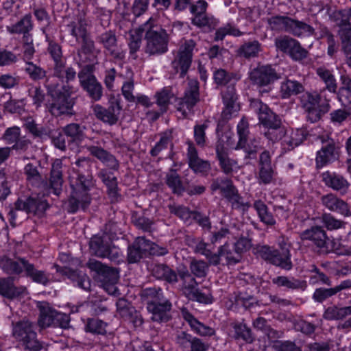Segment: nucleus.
<instances>
[{
	"mask_svg": "<svg viewBox=\"0 0 351 351\" xmlns=\"http://www.w3.org/2000/svg\"><path fill=\"white\" fill-rule=\"evenodd\" d=\"M144 32H145L146 53L156 55L164 53L167 51V34L165 30L156 25L155 19L151 17L143 26L129 32V46L132 51H136L140 47Z\"/></svg>",
	"mask_w": 351,
	"mask_h": 351,
	"instance_id": "nucleus-1",
	"label": "nucleus"
},
{
	"mask_svg": "<svg viewBox=\"0 0 351 351\" xmlns=\"http://www.w3.org/2000/svg\"><path fill=\"white\" fill-rule=\"evenodd\" d=\"M69 181L72 188L69 200V209L71 212L75 213L80 208L84 209L90 204V197L88 191L92 182L91 180L77 173L69 176Z\"/></svg>",
	"mask_w": 351,
	"mask_h": 351,
	"instance_id": "nucleus-2",
	"label": "nucleus"
},
{
	"mask_svg": "<svg viewBox=\"0 0 351 351\" xmlns=\"http://www.w3.org/2000/svg\"><path fill=\"white\" fill-rule=\"evenodd\" d=\"M0 267L7 274H18L25 270L26 275L37 283L46 285L49 282V276L43 271L36 269L33 265L22 258L12 261L3 257L0 259Z\"/></svg>",
	"mask_w": 351,
	"mask_h": 351,
	"instance_id": "nucleus-3",
	"label": "nucleus"
},
{
	"mask_svg": "<svg viewBox=\"0 0 351 351\" xmlns=\"http://www.w3.org/2000/svg\"><path fill=\"white\" fill-rule=\"evenodd\" d=\"M250 108L258 114L260 122L268 128V131L265 133L267 137L271 141H277L278 136L273 137L272 136L277 132L282 133L284 132V128L280 126V119L267 105L258 99H251Z\"/></svg>",
	"mask_w": 351,
	"mask_h": 351,
	"instance_id": "nucleus-4",
	"label": "nucleus"
},
{
	"mask_svg": "<svg viewBox=\"0 0 351 351\" xmlns=\"http://www.w3.org/2000/svg\"><path fill=\"white\" fill-rule=\"evenodd\" d=\"M12 335L19 344L25 349L38 351L42 345L37 339L32 323L28 320L20 321L13 326Z\"/></svg>",
	"mask_w": 351,
	"mask_h": 351,
	"instance_id": "nucleus-5",
	"label": "nucleus"
},
{
	"mask_svg": "<svg viewBox=\"0 0 351 351\" xmlns=\"http://www.w3.org/2000/svg\"><path fill=\"white\" fill-rule=\"evenodd\" d=\"M47 86L49 94L53 98V103L49 107L51 114L54 116H59L69 112L73 104L69 90H66L62 93L59 87L53 86L49 82V80L47 81Z\"/></svg>",
	"mask_w": 351,
	"mask_h": 351,
	"instance_id": "nucleus-6",
	"label": "nucleus"
},
{
	"mask_svg": "<svg viewBox=\"0 0 351 351\" xmlns=\"http://www.w3.org/2000/svg\"><path fill=\"white\" fill-rule=\"evenodd\" d=\"M211 189L213 191L219 189L221 194L229 200L234 209L245 211L250 206L249 202L243 201V197L239 195L237 190L229 180H215L212 184Z\"/></svg>",
	"mask_w": 351,
	"mask_h": 351,
	"instance_id": "nucleus-7",
	"label": "nucleus"
},
{
	"mask_svg": "<svg viewBox=\"0 0 351 351\" xmlns=\"http://www.w3.org/2000/svg\"><path fill=\"white\" fill-rule=\"evenodd\" d=\"M195 43L192 40H185L175 55L171 66L176 73L184 77L187 73L192 62L193 51Z\"/></svg>",
	"mask_w": 351,
	"mask_h": 351,
	"instance_id": "nucleus-8",
	"label": "nucleus"
},
{
	"mask_svg": "<svg viewBox=\"0 0 351 351\" xmlns=\"http://www.w3.org/2000/svg\"><path fill=\"white\" fill-rule=\"evenodd\" d=\"M304 108L307 111V117L312 122L318 120L322 114L329 110L327 101H322L319 95L316 93H306L302 97Z\"/></svg>",
	"mask_w": 351,
	"mask_h": 351,
	"instance_id": "nucleus-9",
	"label": "nucleus"
},
{
	"mask_svg": "<svg viewBox=\"0 0 351 351\" xmlns=\"http://www.w3.org/2000/svg\"><path fill=\"white\" fill-rule=\"evenodd\" d=\"M179 276L183 280V292L189 300L205 304L212 302L211 295L203 293L198 290L195 280L190 275L187 269H180Z\"/></svg>",
	"mask_w": 351,
	"mask_h": 351,
	"instance_id": "nucleus-10",
	"label": "nucleus"
},
{
	"mask_svg": "<svg viewBox=\"0 0 351 351\" xmlns=\"http://www.w3.org/2000/svg\"><path fill=\"white\" fill-rule=\"evenodd\" d=\"M48 50L55 62V75L62 80H65L66 82L74 80L76 72L72 68L65 66L64 62L61 58L60 47L56 43H50Z\"/></svg>",
	"mask_w": 351,
	"mask_h": 351,
	"instance_id": "nucleus-11",
	"label": "nucleus"
},
{
	"mask_svg": "<svg viewBox=\"0 0 351 351\" xmlns=\"http://www.w3.org/2000/svg\"><path fill=\"white\" fill-rule=\"evenodd\" d=\"M199 101V86L195 80H191L182 98L178 99L177 109L185 117Z\"/></svg>",
	"mask_w": 351,
	"mask_h": 351,
	"instance_id": "nucleus-12",
	"label": "nucleus"
},
{
	"mask_svg": "<svg viewBox=\"0 0 351 351\" xmlns=\"http://www.w3.org/2000/svg\"><path fill=\"white\" fill-rule=\"evenodd\" d=\"M301 237L302 239H308L312 241L314 244L323 253H328L334 249L333 240H330L326 234V232L319 227H313L311 229L306 230L302 232Z\"/></svg>",
	"mask_w": 351,
	"mask_h": 351,
	"instance_id": "nucleus-13",
	"label": "nucleus"
},
{
	"mask_svg": "<svg viewBox=\"0 0 351 351\" xmlns=\"http://www.w3.org/2000/svg\"><path fill=\"white\" fill-rule=\"evenodd\" d=\"M307 132L304 129L285 130L282 133H276L272 136H278L281 140L282 149L289 151L300 145L306 138Z\"/></svg>",
	"mask_w": 351,
	"mask_h": 351,
	"instance_id": "nucleus-14",
	"label": "nucleus"
},
{
	"mask_svg": "<svg viewBox=\"0 0 351 351\" xmlns=\"http://www.w3.org/2000/svg\"><path fill=\"white\" fill-rule=\"evenodd\" d=\"M250 79L254 84L262 88L275 82L278 76L271 66L263 65L254 69L250 73Z\"/></svg>",
	"mask_w": 351,
	"mask_h": 351,
	"instance_id": "nucleus-15",
	"label": "nucleus"
},
{
	"mask_svg": "<svg viewBox=\"0 0 351 351\" xmlns=\"http://www.w3.org/2000/svg\"><path fill=\"white\" fill-rule=\"evenodd\" d=\"M90 247L96 256L106 257L112 261L117 260L121 254V251L115 246L104 245L103 239L100 237H94L91 239Z\"/></svg>",
	"mask_w": 351,
	"mask_h": 351,
	"instance_id": "nucleus-16",
	"label": "nucleus"
},
{
	"mask_svg": "<svg viewBox=\"0 0 351 351\" xmlns=\"http://www.w3.org/2000/svg\"><path fill=\"white\" fill-rule=\"evenodd\" d=\"M68 31L73 36L77 42L86 44L88 49L93 47V43L88 39L86 22L82 16H77L67 25Z\"/></svg>",
	"mask_w": 351,
	"mask_h": 351,
	"instance_id": "nucleus-17",
	"label": "nucleus"
},
{
	"mask_svg": "<svg viewBox=\"0 0 351 351\" xmlns=\"http://www.w3.org/2000/svg\"><path fill=\"white\" fill-rule=\"evenodd\" d=\"M80 83L94 100H99L102 94L101 86L97 82L95 76L90 73H79Z\"/></svg>",
	"mask_w": 351,
	"mask_h": 351,
	"instance_id": "nucleus-18",
	"label": "nucleus"
},
{
	"mask_svg": "<svg viewBox=\"0 0 351 351\" xmlns=\"http://www.w3.org/2000/svg\"><path fill=\"white\" fill-rule=\"evenodd\" d=\"M121 109V108L119 103H116L115 105L110 107L108 110L102 108L99 105L93 106V112L96 117L110 125L117 123Z\"/></svg>",
	"mask_w": 351,
	"mask_h": 351,
	"instance_id": "nucleus-19",
	"label": "nucleus"
},
{
	"mask_svg": "<svg viewBox=\"0 0 351 351\" xmlns=\"http://www.w3.org/2000/svg\"><path fill=\"white\" fill-rule=\"evenodd\" d=\"M322 204L330 210L337 212L343 216L351 215L348 204L342 199L332 194H328L322 197Z\"/></svg>",
	"mask_w": 351,
	"mask_h": 351,
	"instance_id": "nucleus-20",
	"label": "nucleus"
},
{
	"mask_svg": "<svg viewBox=\"0 0 351 351\" xmlns=\"http://www.w3.org/2000/svg\"><path fill=\"white\" fill-rule=\"evenodd\" d=\"M62 162L60 159H56L52 164L51 176L49 178V189L52 193L59 195L62 191L63 183L62 174Z\"/></svg>",
	"mask_w": 351,
	"mask_h": 351,
	"instance_id": "nucleus-21",
	"label": "nucleus"
},
{
	"mask_svg": "<svg viewBox=\"0 0 351 351\" xmlns=\"http://www.w3.org/2000/svg\"><path fill=\"white\" fill-rule=\"evenodd\" d=\"M48 207V204L45 200H37L33 197H29L25 201L19 199L15 203V208L19 210H25L27 213H43Z\"/></svg>",
	"mask_w": 351,
	"mask_h": 351,
	"instance_id": "nucleus-22",
	"label": "nucleus"
},
{
	"mask_svg": "<svg viewBox=\"0 0 351 351\" xmlns=\"http://www.w3.org/2000/svg\"><path fill=\"white\" fill-rule=\"evenodd\" d=\"M33 27L32 16L26 14L16 23L7 26L6 30L11 34H23L24 39L29 40V33L32 30Z\"/></svg>",
	"mask_w": 351,
	"mask_h": 351,
	"instance_id": "nucleus-23",
	"label": "nucleus"
},
{
	"mask_svg": "<svg viewBox=\"0 0 351 351\" xmlns=\"http://www.w3.org/2000/svg\"><path fill=\"white\" fill-rule=\"evenodd\" d=\"M237 95L234 87H228L223 91V101L225 106L223 114L228 118L239 110V105L237 102Z\"/></svg>",
	"mask_w": 351,
	"mask_h": 351,
	"instance_id": "nucleus-24",
	"label": "nucleus"
},
{
	"mask_svg": "<svg viewBox=\"0 0 351 351\" xmlns=\"http://www.w3.org/2000/svg\"><path fill=\"white\" fill-rule=\"evenodd\" d=\"M134 245L143 254L148 253L152 255L162 256L167 254V248L160 247L144 237H138Z\"/></svg>",
	"mask_w": 351,
	"mask_h": 351,
	"instance_id": "nucleus-25",
	"label": "nucleus"
},
{
	"mask_svg": "<svg viewBox=\"0 0 351 351\" xmlns=\"http://www.w3.org/2000/svg\"><path fill=\"white\" fill-rule=\"evenodd\" d=\"M37 307L40 310V317L38 320V326L41 328L53 326L56 311L52 309L49 303L46 302H38Z\"/></svg>",
	"mask_w": 351,
	"mask_h": 351,
	"instance_id": "nucleus-26",
	"label": "nucleus"
},
{
	"mask_svg": "<svg viewBox=\"0 0 351 351\" xmlns=\"http://www.w3.org/2000/svg\"><path fill=\"white\" fill-rule=\"evenodd\" d=\"M188 158L189 166L195 173H204L210 170V164L198 157L197 150L192 144L189 145Z\"/></svg>",
	"mask_w": 351,
	"mask_h": 351,
	"instance_id": "nucleus-27",
	"label": "nucleus"
},
{
	"mask_svg": "<svg viewBox=\"0 0 351 351\" xmlns=\"http://www.w3.org/2000/svg\"><path fill=\"white\" fill-rule=\"evenodd\" d=\"M231 147V145L229 141H228L226 147H224L223 145H221L220 143L217 144L216 147L217 155L219 158L220 165L226 173H230L237 169V162L230 159L225 150L227 147Z\"/></svg>",
	"mask_w": 351,
	"mask_h": 351,
	"instance_id": "nucleus-28",
	"label": "nucleus"
},
{
	"mask_svg": "<svg viewBox=\"0 0 351 351\" xmlns=\"http://www.w3.org/2000/svg\"><path fill=\"white\" fill-rule=\"evenodd\" d=\"M322 180L326 186L336 191H346L349 186L348 182L341 176L330 171L324 172Z\"/></svg>",
	"mask_w": 351,
	"mask_h": 351,
	"instance_id": "nucleus-29",
	"label": "nucleus"
},
{
	"mask_svg": "<svg viewBox=\"0 0 351 351\" xmlns=\"http://www.w3.org/2000/svg\"><path fill=\"white\" fill-rule=\"evenodd\" d=\"M147 309L152 313V319L155 322H167L169 319V311L171 309V304L168 302L164 304H148Z\"/></svg>",
	"mask_w": 351,
	"mask_h": 351,
	"instance_id": "nucleus-30",
	"label": "nucleus"
},
{
	"mask_svg": "<svg viewBox=\"0 0 351 351\" xmlns=\"http://www.w3.org/2000/svg\"><path fill=\"white\" fill-rule=\"evenodd\" d=\"M26 291L25 288L14 286L12 278H0V294L8 298H15Z\"/></svg>",
	"mask_w": 351,
	"mask_h": 351,
	"instance_id": "nucleus-31",
	"label": "nucleus"
},
{
	"mask_svg": "<svg viewBox=\"0 0 351 351\" xmlns=\"http://www.w3.org/2000/svg\"><path fill=\"white\" fill-rule=\"evenodd\" d=\"M88 149L93 156H95L110 169H117L118 168L117 160L112 155L104 149L96 146H90L88 147Z\"/></svg>",
	"mask_w": 351,
	"mask_h": 351,
	"instance_id": "nucleus-32",
	"label": "nucleus"
},
{
	"mask_svg": "<svg viewBox=\"0 0 351 351\" xmlns=\"http://www.w3.org/2000/svg\"><path fill=\"white\" fill-rule=\"evenodd\" d=\"M304 91V86L295 80H286L282 82L280 93L282 98H289Z\"/></svg>",
	"mask_w": 351,
	"mask_h": 351,
	"instance_id": "nucleus-33",
	"label": "nucleus"
},
{
	"mask_svg": "<svg viewBox=\"0 0 351 351\" xmlns=\"http://www.w3.org/2000/svg\"><path fill=\"white\" fill-rule=\"evenodd\" d=\"M183 316L191 328L197 334L202 336H211L215 334L213 328L202 324L189 312H183Z\"/></svg>",
	"mask_w": 351,
	"mask_h": 351,
	"instance_id": "nucleus-34",
	"label": "nucleus"
},
{
	"mask_svg": "<svg viewBox=\"0 0 351 351\" xmlns=\"http://www.w3.org/2000/svg\"><path fill=\"white\" fill-rule=\"evenodd\" d=\"M313 28L309 25L291 19V24L288 29V32L298 37L309 36L313 33Z\"/></svg>",
	"mask_w": 351,
	"mask_h": 351,
	"instance_id": "nucleus-35",
	"label": "nucleus"
},
{
	"mask_svg": "<svg viewBox=\"0 0 351 351\" xmlns=\"http://www.w3.org/2000/svg\"><path fill=\"white\" fill-rule=\"evenodd\" d=\"M101 39L104 47L115 58L123 59L124 58L123 52L117 49L116 46V38L113 34L110 32L103 34Z\"/></svg>",
	"mask_w": 351,
	"mask_h": 351,
	"instance_id": "nucleus-36",
	"label": "nucleus"
},
{
	"mask_svg": "<svg viewBox=\"0 0 351 351\" xmlns=\"http://www.w3.org/2000/svg\"><path fill=\"white\" fill-rule=\"evenodd\" d=\"M316 73L326 84V89L330 93H335L337 84L332 71L326 67H319L317 69Z\"/></svg>",
	"mask_w": 351,
	"mask_h": 351,
	"instance_id": "nucleus-37",
	"label": "nucleus"
},
{
	"mask_svg": "<svg viewBox=\"0 0 351 351\" xmlns=\"http://www.w3.org/2000/svg\"><path fill=\"white\" fill-rule=\"evenodd\" d=\"M335 146L329 143L317 152L316 162L318 167H322L326 163L335 159Z\"/></svg>",
	"mask_w": 351,
	"mask_h": 351,
	"instance_id": "nucleus-38",
	"label": "nucleus"
},
{
	"mask_svg": "<svg viewBox=\"0 0 351 351\" xmlns=\"http://www.w3.org/2000/svg\"><path fill=\"white\" fill-rule=\"evenodd\" d=\"M282 254L274 252L271 257V261L276 265L280 266L285 269L289 270L292 266L290 261L289 252L285 248H282Z\"/></svg>",
	"mask_w": 351,
	"mask_h": 351,
	"instance_id": "nucleus-39",
	"label": "nucleus"
},
{
	"mask_svg": "<svg viewBox=\"0 0 351 351\" xmlns=\"http://www.w3.org/2000/svg\"><path fill=\"white\" fill-rule=\"evenodd\" d=\"M350 315H351V306L343 308L332 306L325 311L324 317L329 320L339 319Z\"/></svg>",
	"mask_w": 351,
	"mask_h": 351,
	"instance_id": "nucleus-40",
	"label": "nucleus"
},
{
	"mask_svg": "<svg viewBox=\"0 0 351 351\" xmlns=\"http://www.w3.org/2000/svg\"><path fill=\"white\" fill-rule=\"evenodd\" d=\"M291 19L286 16H274L268 19V23L272 29L288 32Z\"/></svg>",
	"mask_w": 351,
	"mask_h": 351,
	"instance_id": "nucleus-41",
	"label": "nucleus"
},
{
	"mask_svg": "<svg viewBox=\"0 0 351 351\" xmlns=\"http://www.w3.org/2000/svg\"><path fill=\"white\" fill-rule=\"evenodd\" d=\"M99 176L108 187V194L112 197H115L117 195V178L112 173H108L104 169L99 172Z\"/></svg>",
	"mask_w": 351,
	"mask_h": 351,
	"instance_id": "nucleus-42",
	"label": "nucleus"
},
{
	"mask_svg": "<svg viewBox=\"0 0 351 351\" xmlns=\"http://www.w3.org/2000/svg\"><path fill=\"white\" fill-rule=\"evenodd\" d=\"M119 279L117 272L114 270L110 272V274L104 276L102 280V286L104 289L110 295H117V289L115 286Z\"/></svg>",
	"mask_w": 351,
	"mask_h": 351,
	"instance_id": "nucleus-43",
	"label": "nucleus"
},
{
	"mask_svg": "<svg viewBox=\"0 0 351 351\" xmlns=\"http://www.w3.org/2000/svg\"><path fill=\"white\" fill-rule=\"evenodd\" d=\"M170 211L178 216L185 223H191L192 219L199 217L200 214L190 211L187 208L181 206H171Z\"/></svg>",
	"mask_w": 351,
	"mask_h": 351,
	"instance_id": "nucleus-44",
	"label": "nucleus"
},
{
	"mask_svg": "<svg viewBox=\"0 0 351 351\" xmlns=\"http://www.w3.org/2000/svg\"><path fill=\"white\" fill-rule=\"evenodd\" d=\"M217 254L219 256V261L224 258L226 264H234L240 260L239 253L237 252L236 249L234 251H232L227 243L219 249V253Z\"/></svg>",
	"mask_w": 351,
	"mask_h": 351,
	"instance_id": "nucleus-45",
	"label": "nucleus"
},
{
	"mask_svg": "<svg viewBox=\"0 0 351 351\" xmlns=\"http://www.w3.org/2000/svg\"><path fill=\"white\" fill-rule=\"evenodd\" d=\"M166 182L174 193L180 194L184 191L182 183L176 171L172 170L167 175Z\"/></svg>",
	"mask_w": 351,
	"mask_h": 351,
	"instance_id": "nucleus-46",
	"label": "nucleus"
},
{
	"mask_svg": "<svg viewBox=\"0 0 351 351\" xmlns=\"http://www.w3.org/2000/svg\"><path fill=\"white\" fill-rule=\"evenodd\" d=\"M261 51V45L258 41L244 44L239 49V53L245 58L256 56Z\"/></svg>",
	"mask_w": 351,
	"mask_h": 351,
	"instance_id": "nucleus-47",
	"label": "nucleus"
},
{
	"mask_svg": "<svg viewBox=\"0 0 351 351\" xmlns=\"http://www.w3.org/2000/svg\"><path fill=\"white\" fill-rule=\"evenodd\" d=\"M272 282L278 286L285 287L289 289H298L304 286L303 282L300 280L289 278L285 276H278L273 278Z\"/></svg>",
	"mask_w": 351,
	"mask_h": 351,
	"instance_id": "nucleus-48",
	"label": "nucleus"
},
{
	"mask_svg": "<svg viewBox=\"0 0 351 351\" xmlns=\"http://www.w3.org/2000/svg\"><path fill=\"white\" fill-rule=\"evenodd\" d=\"M24 172L27 180L32 185H38L43 180L36 167L33 166L30 163L25 165Z\"/></svg>",
	"mask_w": 351,
	"mask_h": 351,
	"instance_id": "nucleus-49",
	"label": "nucleus"
},
{
	"mask_svg": "<svg viewBox=\"0 0 351 351\" xmlns=\"http://www.w3.org/2000/svg\"><path fill=\"white\" fill-rule=\"evenodd\" d=\"M207 244L204 242H199L197 244L195 250L197 252L205 256L210 264L217 265L219 263V256L217 254H212L211 251L207 248Z\"/></svg>",
	"mask_w": 351,
	"mask_h": 351,
	"instance_id": "nucleus-50",
	"label": "nucleus"
},
{
	"mask_svg": "<svg viewBox=\"0 0 351 351\" xmlns=\"http://www.w3.org/2000/svg\"><path fill=\"white\" fill-rule=\"evenodd\" d=\"M237 132L239 140L236 149L243 148L245 147L248 134V123L245 119H242L237 125Z\"/></svg>",
	"mask_w": 351,
	"mask_h": 351,
	"instance_id": "nucleus-51",
	"label": "nucleus"
},
{
	"mask_svg": "<svg viewBox=\"0 0 351 351\" xmlns=\"http://www.w3.org/2000/svg\"><path fill=\"white\" fill-rule=\"evenodd\" d=\"M226 35L240 36L242 35V32L234 26L230 24H227L224 27H222L217 30L215 40H222Z\"/></svg>",
	"mask_w": 351,
	"mask_h": 351,
	"instance_id": "nucleus-52",
	"label": "nucleus"
},
{
	"mask_svg": "<svg viewBox=\"0 0 351 351\" xmlns=\"http://www.w3.org/2000/svg\"><path fill=\"white\" fill-rule=\"evenodd\" d=\"M64 134L73 141H81L83 138V130L76 123L67 125L63 129Z\"/></svg>",
	"mask_w": 351,
	"mask_h": 351,
	"instance_id": "nucleus-53",
	"label": "nucleus"
},
{
	"mask_svg": "<svg viewBox=\"0 0 351 351\" xmlns=\"http://www.w3.org/2000/svg\"><path fill=\"white\" fill-rule=\"evenodd\" d=\"M156 273L158 278H162L169 282H175L178 280L176 273L167 266H157Z\"/></svg>",
	"mask_w": 351,
	"mask_h": 351,
	"instance_id": "nucleus-54",
	"label": "nucleus"
},
{
	"mask_svg": "<svg viewBox=\"0 0 351 351\" xmlns=\"http://www.w3.org/2000/svg\"><path fill=\"white\" fill-rule=\"evenodd\" d=\"M275 171L272 166L260 167L258 180L260 184H268L273 181Z\"/></svg>",
	"mask_w": 351,
	"mask_h": 351,
	"instance_id": "nucleus-55",
	"label": "nucleus"
},
{
	"mask_svg": "<svg viewBox=\"0 0 351 351\" xmlns=\"http://www.w3.org/2000/svg\"><path fill=\"white\" fill-rule=\"evenodd\" d=\"M106 324L98 319H88L86 328L87 331L93 333L104 334L106 332Z\"/></svg>",
	"mask_w": 351,
	"mask_h": 351,
	"instance_id": "nucleus-56",
	"label": "nucleus"
},
{
	"mask_svg": "<svg viewBox=\"0 0 351 351\" xmlns=\"http://www.w3.org/2000/svg\"><path fill=\"white\" fill-rule=\"evenodd\" d=\"M295 43V40L288 36L278 38L275 41V45L278 49L288 53H289L292 46H294Z\"/></svg>",
	"mask_w": 351,
	"mask_h": 351,
	"instance_id": "nucleus-57",
	"label": "nucleus"
},
{
	"mask_svg": "<svg viewBox=\"0 0 351 351\" xmlns=\"http://www.w3.org/2000/svg\"><path fill=\"white\" fill-rule=\"evenodd\" d=\"M234 329L237 338H242L247 342L252 341L251 330L245 324H236L234 326Z\"/></svg>",
	"mask_w": 351,
	"mask_h": 351,
	"instance_id": "nucleus-58",
	"label": "nucleus"
},
{
	"mask_svg": "<svg viewBox=\"0 0 351 351\" xmlns=\"http://www.w3.org/2000/svg\"><path fill=\"white\" fill-rule=\"evenodd\" d=\"M233 78L234 81H237L241 78L238 74L232 73L230 75H228L225 70L219 69L215 72L214 79L217 84H224L230 81Z\"/></svg>",
	"mask_w": 351,
	"mask_h": 351,
	"instance_id": "nucleus-59",
	"label": "nucleus"
},
{
	"mask_svg": "<svg viewBox=\"0 0 351 351\" xmlns=\"http://www.w3.org/2000/svg\"><path fill=\"white\" fill-rule=\"evenodd\" d=\"M173 94L168 88H163L156 95L157 104L163 108H166L169 105Z\"/></svg>",
	"mask_w": 351,
	"mask_h": 351,
	"instance_id": "nucleus-60",
	"label": "nucleus"
},
{
	"mask_svg": "<svg viewBox=\"0 0 351 351\" xmlns=\"http://www.w3.org/2000/svg\"><path fill=\"white\" fill-rule=\"evenodd\" d=\"M253 326L255 328L263 331L268 335L269 339L275 338L276 337V332L271 329L267 325V321L263 317H258L253 322Z\"/></svg>",
	"mask_w": 351,
	"mask_h": 351,
	"instance_id": "nucleus-61",
	"label": "nucleus"
},
{
	"mask_svg": "<svg viewBox=\"0 0 351 351\" xmlns=\"http://www.w3.org/2000/svg\"><path fill=\"white\" fill-rule=\"evenodd\" d=\"M23 100L10 99L5 103L4 110L10 113H21L24 110Z\"/></svg>",
	"mask_w": 351,
	"mask_h": 351,
	"instance_id": "nucleus-62",
	"label": "nucleus"
},
{
	"mask_svg": "<svg viewBox=\"0 0 351 351\" xmlns=\"http://www.w3.org/2000/svg\"><path fill=\"white\" fill-rule=\"evenodd\" d=\"M193 23L199 27H211L215 25V21L213 18H208L205 14H195L192 20Z\"/></svg>",
	"mask_w": 351,
	"mask_h": 351,
	"instance_id": "nucleus-63",
	"label": "nucleus"
},
{
	"mask_svg": "<svg viewBox=\"0 0 351 351\" xmlns=\"http://www.w3.org/2000/svg\"><path fill=\"white\" fill-rule=\"evenodd\" d=\"M25 71L34 80H39L45 76V71L32 62H27Z\"/></svg>",
	"mask_w": 351,
	"mask_h": 351,
	"instance_id": "nucleus-64",
	"label": "nucleus"
}]
</instances>
